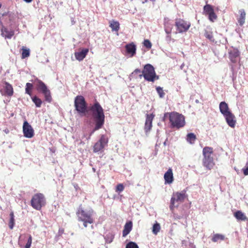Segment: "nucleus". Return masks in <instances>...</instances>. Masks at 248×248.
Instances as JSON below:
<instances>
[{
  "instance_id": "13",
  "label": "nucleus",
  "mask_w": 248,
  "mask_h": 248,
  "mask_svg": "<svg viewBox=\"0 0 248 248\" xmlns=\"http://www.w3.org/2000/svg\"><path fill=\"white\" fill-rule=\"evenodd\" d=\"M240 52L239 50L235 47H231L228 50L229 59L233 63L237 62L240 58Z\"/></svg>"
},
{
  "instance_id": "7",
  "label": "nucleus",
  "mask_w": 248,
  "mask_h": 248,
  "mask_svg": "<svg viewBox=\"0 0 248 248\" xmlns=\"http://www.w3.org/2000/svg\"><path fill=\"white\" fill-rule=\"evenodd\" d=\"M75 109L81 116L85 115L87 111V104L82 95L77 96L74 100Z\"/></svg>"
},
{
  "instance_id": "41",
  "label": "nucleus",
  "mask_w": 248,
  "mask_h": 248,
  "mask_svg": "<svg viewBox=\"0 0 248 248\" xmlns=\"http://www.w3.org/2000/svg\"><path fill=\"white\" fill-rule=\"evenodd\" d=\"M144 46L148 49H150L152 47V44L151 42L148 40H145L143 42Z\"/></svg>"
},
{
  "instance_id": "35",
  "label": "nucleus",
  "mask_w": 248,
  "mask_h": 248,
  "mask_svg": "<svg viewBox=\"0 0 248 248\" xmlns=\"http://www.w3.org/2000/svg\"><path fill=\"white\" fill-rule=\"evenodd\" d=\"M204 36L206 38L208 39L211 42H214L215 39L214 38L213 32L212 31H206L204 33Z\"/></svg>"
},
{
  "instance_id": "22",
  "label": "nucleus",
  "mask_w": 248,
  "mask_h": 248,
  "mask_svg": "<svg viewBox=\"0 0 248 248\" xmlns=\"http://www.w3.org/2000/svg\"><path fill=\"white\" fill-rule=\"evenodd\" d=\"M88 52L89 49H83L80 52H77L75 53V57L76 59L79 61H82L85 58Z\"/></svg>"
},
{
  "instance_id": "25",
  "label": "nucleus",
  "mask_w": 248,
  "mask_h": 248,
  "mask_svg": "<svg viewBox=\"0 0 248 248\" xmlns=\"http://www.w3.org/2000/svg\"><path fill=\"white\" fill-rule=\"evenodd\" d=\"M133 227V223L131 221H129L128 222H127L124 226V228L123 231V236L125 237L127 235H128L131 231Z\"/></svg>"
},
{
  "instance_id": "10",
  "label": "nucleus",
  "mask_w": 248,
  "mask_h": 248,
  "mask_svg": "<svg viewBox=\"0 0 248 248\" xmlns=\"http://www.w3.org/2000/svg\"><path fill=\"white\" fill-rule=\"evenodd\" d=\"M186 190H183L181 192H176L173 194L170 200V210L172 211L175 206V203L183 202L187 197Z\"/></svg>"
},
{
  "instance_id": "36",
  "label": "nucleus",
  "mask_w": 248,
  "mask_h": 248,
  "mask_svg": "<svg viewBox=\"0 0 248 248\" xmlns=\"http://www.w3.org/2000/svg\"><path fill=\"white\" fill-rule=\"evenodd\" d=\"M160 230L159 224L156 223L153 225L152 232L154 234H157Z\"/></svg>"
},
{
  "instance_id": "9",
  "label": "nucleus",
  "mask_w": 248,
  "mask_h": 248,
  "mask_svg": "<svg viewBox=\"0 0 248 248\" xmlns=\"http://www.w3.org/2000/svg\"><path fill=\"white\" fill-rule=\"evenodd\" d=\"M175 26L177 31L179 33H182L188 31L191 27V23L183 18H176L175 20Z\"/></svg>"
},
{
  "instance_id": "1",
  "label": "nucleus",
  "mask_w": 248,
  "mask_h": 248,
  "mask_svg": "<svg viewBox=\"0 0 248 248\" xmlns=\"http://www.w3.org/2000/svg\"><path fill=\"white\" fill-rule=\"evenodd\" d=\"M90 110L95 122V127L90 134V136L96 131L103 126L105 123V115L102 107L98 102H96L91 108Z\"/></svg>"
},
{
  "instance_id": "33",
  "label": "nucleus",
  "mask_w": 248,
  "mask_h": 248,
  "mask_svg": "<svg viewBox=\"0 0 248 248\" xmlns=\"http://www.w3.org/2000/svg\"><path fill=\"white\" fill-rule=\"evenodd\" d=\"M10 219L9 222V227L11 229H13L15 225L14 215L13 212L10 214Z\"/></svg>"
},
{
  "instance_id": "34",
  "label": "nucleus",
  "mask_w": 248,
  "mask_h": 248,
  "mask_svg": "<svg viewBox=\"0 0 248 248\" xmlns=\"http://www.w3.org/2000/svg\"><path fill=\"white\" fill-rule=\"evenodd\" d=\"M114 238V235L112 233H109L107 234L105 237V239L106 240V242L107 243H111Z\"/></svg>"
},
{
  "instance_id": "15",
  "label": "nucleus",
  "mask_w": 248,
  "mask_h": 248,
  "mask_svg": "<svg viewBox=\"0 0 248 248\" xmlns=\"http://www.w3.org/2000/svg\"><path fill=\"white\" fill-rule=\"evenodd\" d=\"M164 26L166 33L167 34V38L168 40L171 39L170 34L173 29V24L170 19L168 17H165L164 19Z\"/></svg>"
},
{
  "instance_id": "32",
  "label": "nucleus",
  "mask_w": 248,
  "mask_h": 248,
  "mask_svg": "<svg viewBox=\"0 0 248 248\" xmlns=\"http://www.w3.org/2000/svg\"><path fill=\"white\" fill-rule=\"evenodd\" d=\"M32 100L33 102L35 104L36 107L39 108L41 106L42 101L41 100V99H40L36 96H34L33 97H32Z\"/></svg>"
},
{
  "instance_id": "3",
  "label": "nucleus",
  "mask_w": 248,
  "mask_h": 248,
  "mask_svg": "<svg viewBox=\"0 0 248 248\" xmlns=\"http://www.w3.org/2000/svg\"><path fill=\"white\" fill-rule=\"evenodd\" d=\"M93 212L92 209L87 211L80 206L76 213L78 221L83 222L84 226L87 227V223L92 224L93 222Z\"/></svg>"
},
{
  "instance_id": "28",
  "label": "nucleus",
  "mask_w": 248,
  "mask_h": 248,
  "mask_svg": "<svg viewBox=\"0 0 248 248\" xmlns=\"http://www.w3.org/2000/svg\"><path fill=\"white\" fill-rule=\"evenodd\" d=\"M21 58L22 59L28 58L30 55V50L29 48H27L25 46H22L21 48Z\"/></svg>"
},
{
  "instance_id": "26",
  "label": "nucleus",
  "mask_w": 248,
  "mask_h": 248,
  "mask_svg": "<svg viewBox=\"0 0 248 248\" xmlns=\"http://www.w3.org/2000/svg\"><path fill=\"white\" fill-rule=\"evenodd\" d=\"M1 35L4 37L5 38H7L9 39L11 38V37L14 35V32L13 31H9L6 28H2L1 30Z\"/></svg>"
},
{
  "instance_id": "37",
  "label": "nucleus",
  "mask_w": 248,
  "mask_h": 248,
  "mask_svg": "<svg viewBox=\"0 0 248 248\" xmlns=\"http://www.w3.org/2000/svg\"><path fill=\"white\" fill-rule=\"evenodd\" d=\"M125 248H139V247L135 242H130L126 244Z\"/></svg>"
},
{
  "instance_id": "45",
  "label": "nucleus",
  "mask_w": 248,
  "mask_h": 248,
  "mask_svg": "<svg viewBox=\"0 0 248 248\" xmlns=\"http://www.w3.org/2000/svg\"><path fill=\"white\" fill-rule=\"evenodd\" d=\"M1 6H2L1 3L0 2V9L1 8Z\"/></svg>"
},
{
  "instance_id": "5",
  "label": "nucleus",
  "mask_w": 248,
  "mask_h": 248,
  "mask_svg": "<svg viewBox=\"0 0 248 248\" xmlns=\"http://www.w3.org/2000/svg\"><path fill=\"white\" fill-rule=\"evenodd\" d=\"M202 154L203 158L202 164L204 167L209 170H211L215 165L214 158L212 156L213 154V148L211 147L206 146L203 148Z\"/></svg>"
},
{
  "instance_id": "20",
  "label": "nucleus",
  "mask_w": 248,
  "mask_h": 248,
  "mask_svg": "<svg viewBox=\"0 0 248 248\" xmlns=\"http://www.w3.org/2000/svg\"><path fill=\"white\" fill-rule=\"evenodd\" d=\"M233 216L238 221H248V218L241 210H237L233 213Z\"/></svg>"
},
{
  "instance_id": "39",
  "label": "nucleus",
  "mask_w": 248,
  "mask_h": 248,
  "mask_svg": "<svg viewBox=\"0 0 248 248\" xmlns=\"http://www.w3.org/2000/svg\"><path fill=\"white\" fill-rule=\"evenodd\" d=\"M124 186L122 184H119L117 185L115 189L116 192H121L124 190Z\"/></svg>"
},
{
  "instance_id": "40",
  "label": "nucleus",
  "mask_w": 248,
  "mask_h": 248,
  "mask_svg": "<svg viewBox=\"0 0 248 248\" xmlns=\"http://www.w3.org/2000/svg\"><path fill=\"white\" fill-rule=\"evenodd\" d=\"M32 243V237L31 235H29L27 243L24 247V248H30Z\"/></svg>"
},
{
  "instance_id": "8",
  "label": "nucleus",
  "mask_w": 248,
  "mask_h": 248,
  "mask_svg": "<svg viewBox=\"0 0 248 248\" xmlns=\"http://www.w3.org/2000/svg\"><path fill=\"white\" fill-rule=\"evenodd\" d=\"M31 206L37 210H40L46 204V199L44 195L40 193L34 194L31 201Z\"/></svg>"
},
{
  "instance_id": "18",
  "label": "nucleus",
  "mask_w": 248,
  "mask_h": 248,
  "mask_svg": "<svg viewBox=\"0 0 248 248\" xmlns=\"http://www.w3.org/2000/svg\"><path fill=\"white\" fill-rule=\"evenodd\" d=\"M155 115L153 114H146V121L144 125V130L147 133L149 132L152 127V121Z\"/></svg>"
},
{
  "instance_id": "29",
  "label": "nucleus",
  "mask_w": 248,
  "mask_h": 248,
  "mask_svg": "<svg viewBox=\"0 0 248 248\" xmlns=\"http://www.w3.org/2000/svg\"><path fill=\"white\" fill-rule=\"evenodd\" d=\"M196 140V136L194 133H188L186 136V140L190 144L194 143Z\"/></svg>"
},
{
  "instance_id": "31",
  "label": "nucleus",
  "mask_w": 248,
  "mask_h": 248,
  "mask_svg": "<svg viewBox=\"0 0 248 248\" xmlns=\"http://www.w3.org/2000/svg\"><path fill=\"white\" fill-rule=\"evenodd\" d=\"M33 89V85L31 83H27L26 84L25 93L31 96L32 94V90Z\"/></svg>"
},
{
  "instance_id": "17",
  "label": "nucleus",
  "mask_w": 248,
  "mask_h": 248,
  "mask_svg": "<svg viewBox=\"0 0 248 248\" xmlns=\"http://www.w3.org/2000/svg\"><path fill=\"white\" fill-rule=\"evenodd\" d=\"M223 116L226 119L227 124L231 127H234L236 123L234 115L232 112H230Z\"/></svg>"
},
{
  "instance_id": "43",
  "label": "nucleus",
  "mask_w": 248,
  "mask_h": 248,
  "mask_svg": "<svg viewBox=\"0 0 248 248\" xmlns=\"http://www.w3.org/2000/svg\"><path fill=\"white\" fill-rule=\"evenodd\" d=\"M141 72V71L139 69H136L134 71V73H140Z\"/></svg>"
},
{
  "instance_id": "4",
  "label": "nucleus",
  "mask_w": 248,
  "mask_h": 248,
  "mask_svg": "<svg viewBox=\"0 0 248 248\" xmlns=\"http://www.w3.org/2000/svg\"><path fill=\"white\" fill-rule=\"evenodd\" d=\"M141 73L140 77H143L145 80L149 82H154L159 78V76L156 74L154 67L151 64H145Z\"/></svg>"
},
{
  "instance_id": "11",
  "label": "nucleus",
  "mask_w": 248,
  "mask_h": 248,
  "mask_svg": "<svg viewBox=\"0 0 248 248\" xmlns=\"http://www.w3.org/2000/svg\"><path fill=\"white\" fill-rule=\"evenodd\" d=\"M108 139L105 135L101 136L99 140L96 142L93 147V151L94 153L102 151L104 147L108 145Z\"/></svg>"
},
{
  "instance_id": "6",
  "label": "nucleus",
  "mask_w": 248,
  "mask_h": 248,
  "mask_svg": "<svg viewBox=\"0 0 248 248\" xmlns=\"http://www.w3.org/2000/svg\"><path fill=\"white\" fill-rule=\"evenodd\" d=\"M35 85L36 89L39 93H41L45 97V101L50 103L52 101V97L50 90L46 85L38 78H35L33 81Z\"/></svg>"
},
{
  "instance_id": "14",
  "label": "nucleus",
  "mask_w": 248,
  "mask_h": 248,
  "mask_svg": "<svg viewBox=\"0 0 248 248\" xmlns=\"http://www.w3.org/2000/svg\"><path fill=\"white\" fill-rule=\"evenodd\" d=\"M23 132L24 136L27 138H31L34 135V132L33 128L26 121H24L23 123Z\"/></svg>"
},
{
  "instance_id": "30",
  "label": "nucleus",
  "mask_w": 248,
  "mask_h": 248,
  "mask_svg": "<svg viewBox=\"0 0 248 248\" xmlns=\"http://www.w3.org/2000/svg\"><path fill=\"white\" fill-rule=\"evenodd\" d=\"M224 238L225 237L223 235L217 233L213 236L212 241L214 242H217L219 240H224Z\"/></svg>"
},
{
  "instance_id": "47",
  "label": "nucleus",
  "mask_w": 248,
  "mask_h": 248,
  "mask_svg": "<svg viewBox=\"0 0 248 248\" xmlns=\"http://www.w3.org/2000/svg\"><path fill=\"white\" fill-rule=\"evenodd\" d=\"M147 1V0H145V2H146Z\"/></svg>"
},
{
  "instance_id": "42",
  "label": "nucleus",
  "mask_w": 248,
  "mask_h": 248,
  "mask_svg": "<svg viewBox=\"0 0 248 248\" xmlns=\"http://www.w3.org/2000/svg\"><path fill=\"white\" fill-rule=\"evenodd\" d=\"M243 174L245 175H248V161L246 162L245 167L242 169Z\"/></svg>"
},
{
  "instance_id": "44",
  "label": "nucleus",
  "mask_w": 248,
  "mask_h": 248,
  "mask_svg": "<svg viewBox=\"0 0 248 248\" xmlns=\"http://www.w3.org/2000/svg\"><path fill=\"white\" fill-rule=\"evenodd\" d=\"M25 1L28 3H30L32 1V0H24Z\"/></svg>"
},
{
  "instance_id": "2",
  "label": "nucleus",
  "mask_w": 248,
  "mask_h": 248,
  "mask_svg": "<svg viewBox=\"0 0 248 248\" xmlns=\"http://www.w3.org/2000/svg\"><path fill=\"white\" fill-rule=\"evenodd\" d=\"M165 117H169L170 126L171 128L179 129L183 127L186 124L185 118L183 115L178 112L173 111L165 114Z\"/></svg>"
},
{
  "instance_id": "19",
  "label": "nucleus",
  "mask_w": 248,
  "mask_h": 248,
  "mask_svg": "<svg viewBox=\"0 0 248 248\" xmlns=\"http://www.w3.org/2000/svg\"><path fill=\"white\" fill-rule=\"evenodd\" d=\"M165 184H170L174 181L172 170L171 168H169L165 173L164 175Z\"/></svg>"
},
{
  "instance_id": "21",
  "label": "nucleus",
  "mask_w": 248,
  "mask_h": 248,
  "mask_svg": "<svg viewBox=\"0 0 248 248\" xmlns=\"http://www.w3.org/2000/svg\"><path fill=\"white\" fill-rule=\"evenodd\" d=\"M238 12L240 15L237 18V20L239 25L242 26L245 22L246 13L244 9L239 10Z\"/></svg>"
},
{
  "instance_id": "24",
  "label": "nucleus",
  "mask_w": 248,
  "mask_h": 248,
  "mask_svg": "<svg viewBox=\"0 0 248 248\" xmlns=\"http://www.w3.org/2000/svg\"><path fill=\"white\" fill-rule=\"evenodd\" d=\"M125 49L127 53L130 54L131 57L136 54V46L133 43L126 45L125 46Z\"/></svg>"
},
{
  "instance_id": "16",
  "label": "nucleus",
  "mask_w": 248,
  "mask_h": 248,
  "mask_svg": "<svg viewBox=\"0 0 248 248\" xmlns=\"http://www.w3.org/2000/svg\"><path fill=\"white\" fill-rule=\"evenodd\" d=\"M2 95L12 96L14 94L13 86L7 82H4L3 88L0 91Z\"/></svg>"
},
{
  "instance_id": "38",
  "label": "nucleus",
  "mask_w": 248,
  "mask_h": 248,
  "mask_svg": "<svg viewBox=\"0 0 248 248\" xmlns=\"http://www.w3.org/2000/svg\"><path fill=\"white\" fill-rule=\"evenodd\" d=\"M156 91L158 93L159 97L160 98H163L165 95V93L162 88L160 87H157L156 88Z\"/></svg>"
},
{
  "instance_id": "12",
  "label": "nucleus",
  "mask_w": 248,
  "mask_h": 248,
  "mask_svg": "<svg viewBox=\"0 0 248 248\" xmlns=\"http://www.w3.org/2000/svg\"><path fill=\"white\" fill-rule=\"evenodd\" d=\"M203 13L205 15L208 16V19L211 22H213L217 19V16L210 4H207L203 7Z\"/></svg>"
},
{
  "instance_id": "46",
  "label": "nucleus",
  "mask_w": 248,
  "mask_h": 248,
  "mask_svg": "<svg viewBox=\"0 0 248 248\" xmlns=\"http://www.w3.org/2000/svg\"><path fill=\"white\" fill-rule=\"evenodd\" d=\"M151 1H155V0H150Z\"/></svg>"
},
{
  "instance_id": "27",
  "label": "nucleus",
  "mask_w": 248,
  "mask_h": 248,
  "mask_svg": "<svg viewBox=\"0 0 248 248\" xmlns=\"http://www.w3.org/2000/svg\"><path fill=\"white\" fill-rule=\"evenodd\" d=\"M109 27L111 28L112 31H118L120 29V24L118 21L112 20L110 22Z\"/></svg>"
},
{
  "instance_id": "23",
  "label": "nucleus",
  "mask_w": 248,
  "mask_h": 248,
  "mask_svg": "<svg viewBox=\"0 0 248 248\" xmlns=\"http://www.w3.org/2000/svg\"><path fill=\"white\" fill-rule=\"evenodd\" d=\"M219 110L223 115L231 112L228 106V105L224 101L221 102L219 104Z\"/></svg>"
}]
</instances>
